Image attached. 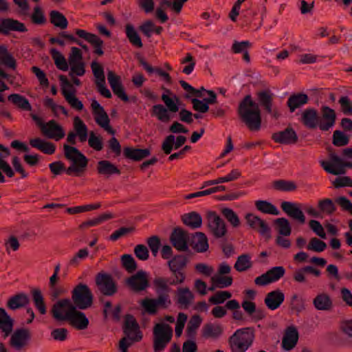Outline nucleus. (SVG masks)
Instances as JSON below:
<instances>
[{"label": "nucleus", "instance_id": "obj_16", "mask_svg": "<svg viewBox=\"0 0 352 352\" xmlns=\"http://www.w3.org/2000/svg\"><path fill=\"white\" fill-rule=\"evenodd\" d=\"M74 128L75 133L73 131L69 132L67 138V142L72 145L76 144V136H78L79 140L81 142H85L87 139V127L78 116L75 117L74 119Z\"/></svg>", "mask_w": 352, "mask_h": 352}, {"label": "nucleus", "instance_id": "obj_63", "mask_svg": "<svg viewBox=\"0 0 352 352\" xmlns=\"http://www.w3.org/2000/svg\"><path fill=\"white\" fill-rule=\"evenodd\" d=\"M232 294L228 291H219L209 298V302L213 305L223 303L227 299L230 298Z\"/></svg>", "mask_w": 352, "mask_h": 352}, {"label": "nucleus", "instance_id": "obj_17", "mask_svg": "<svg viewBox=\"0 0 352 352\" xmlns=\"http://www.w3.org/2000/svg\"><path fill=\"white\" fill-rule=\"evenodd\" d=\"M321 116H319L318 128L322 131H327L331 129L336 121V111L327 107L323 106L320 109Z\"/></svg>", "mask_w": 352, "mask_h": 352}, {"label": "nucleus", "instance_id": "obj_22", "mask_svg": "<svg viewBox=\"0 0 352 352\" xmlns=\"http://www.w3.org/2000/svg\"><path fill=\"white\" fill-rule=\"evenodd\" d=\"M70 305H74L71 300L63 298L54 303L51 309L52 317L57 321H66V315L69 312Z\"/></svg>", "mask_w": 352, "mask_h": 352}, {"label": "nucleus", "instance_id": "obj_31", "mask_svg": "<svg viewBox=\"0 0 352 352\" xmlns=\"http://www.w3.org/2000/svg\"><path fill=\"white\" fill-rule=\"evenodd\" d=\"M194 299V294L188 287H179L177 290V303L181 308L188 309Z\"/></svg>", "mask_w": 352, "mask_h": 352}, {"label": "nucleus", "instance_id": "obj_47", "mask_svg": "<svg viewBox=\"0 0 352 352\" xmlns=\"http://www.w3.org/2000/svg\"><path fill=\"white\" fill-rule=\"evenodd\" d=\"M120 261L122 267L130 274L133 273L138 269V264L131 254H123L120 258Z\"/></svg>", "mask_w": 352, "mask_h": 352}, {"label": "nucleus", "instance_id": "obj_24", "mask_svg": "<svg viewBox=\"0 0 352 352\" xmlns=\"http://www.w3.org/2000/svg\"><path fill=\"white\" fill-rule=\"evenodd\" d=\"M272 140L282 144H293L298 142V138L293 128L288 126L284 131L273 133Z\"/></svg>", "mask_w": 352, "mask_h": 352}, {"label": "nucleus", "instance_id": "obj_34", "mask_svg": "<svg viewBox=\"0 0 352 352\" xmlns=\"http://www.w3.org/2000/svg\"><path fill=\"white\" fill-rule=\"evenodd\" d=\"M309 101V97L306 94L298 93L291 95L287 102L291 113L294 112L296 109L300 108Z\"/></svg>", "mask_w": 352, "mask_h": 352}, {"label": "nucleus", "instance_id": "obj_3", "mask_svg": "<svg viewBox=\"0 0 352 352\" xmlns=\"http://www.w3.org/2000/svg\"><path fill=\"white\" fill-rule=\"evenodd\" d=\"M237 113L240 120L252 131H258L261 127V115L258 104L250 95H247L240 102Z\"/></svg>", "mask_w": 352, "mask_h": 352}, {"label": "nucleus", "instance_id": "obj_61", "mask_svg": "<svg viewBox=\"0 0 352 352\" xmlns=\"http://www.w3.org/2000/svg\"><path fill=\"white\" fill-rule=\"evenodd\" d=\"M318 206L322 212L327 214H333L336 210L334 203L330 199L320 200Z\"/></svg>", "mask_w": 352, "mask_h": 352}, {"label": "nucleus", "instance_id": "obj_6", "mask_svg": "<svg viewBox=\"0 0 352 352\" xmlns=\"http://www.w3.org/2000/svg\"><path fill=\"white\" fill-rule=\"evenodd\" d=\"M72 302L79 309H87L93 305L94 296L89 287L84 283L76 285L72 291Z\"/></svg>", "mask_w": 352, "mask_h": 352}, {"label": "nucleus", "instance_id": "obj_45", "mask_svg": "<svg viewBox=\"0 0 352 352\" xmlns=\"http://www.w3.org/2000/svg\"><path fill=\"white\" fill-rule=\"evenodd\" d=\"M8 99L12 103L23 110L30 111L32 109V107L29 101L23 96L18 94H12L8 97Z\"/></svg>", "mask_w": 352, "mask_h": 352}, {"label": "nucleus", "instance_id": "obj_43", "mask_svg": "<svg viewBox=\"0 0 352 352\" xmlns=\"http://www.w3.org/2000/svg\"><path fill=\"white\" fill-rule=\"evenodd\" d=\"M201 332L202 336L206 338H217L221 335L223 329L220 324L207 323L203 327Z\"/></svg>", "mask_w": 352, "mask_h": 352}, {"label": "nucleus", "instance_id": "obj_14", "mask_svg": "<svg viewBox=\"0 0 352 352\" xmlns=\"http://www.w3.org/2000/svg\"><path fill=\"white\" fill-rule=\"evenodd\" d=\"M30 339L31 332L28 329H17L11 336L10 345L14 349L19 351L28 345Z\"/></svg>", "mask_w": 352, "mask_h": 352}, {"label": "nucleus", "instance_id": "obj_30", "mask_svg": "<svg viewBox=\"0 0 352 352\" xmlns=\"http://www.w3.org/2000/svg\"><path fill=\"white\" fill-rule=\"evenodd\" d=\"M285 300L284 294L279 289L269 292L265 298V304L271 310H275L280 307Z\"/></svg>", "mask_w": 352, "mask_h": 352}, {"label": "nucleus", "instance_id": "obj_60", "mask_svg": "<svg viewBox=\"0 0 352 352\" xmlns=\"http://www.w3.org/2000/svg\"><path fill=\"white\" fill-rule=\"evenodd\" d=\"M274 223L278 227L280 234L283 236H289L292 232V228L289 221L285 218H278L274 221Z\"/></svg>", "mask_w": 352, "mask_h": 352}, {"label": "nucleus", "instance_id": "obj_2", "mask_svg": "<svg viewBox=\"0 0 352 352\" xmlns=\"http://www.w3.org/2000/svg\"><path fill=\"white\" fill-rule=\"evenodd\" d=\"M168 280L164 277H156L153 280V286L157 294L156 298H145L142 301V306L150 314L157 313V307L168 308L172 303L169 293L171 288L168 285Z\"/></svg>", "mask_w": 352, "mask_h": 352}, {"label": "nucleus", "instance_id": "obj_42", "mask_svg": "<svg viewBox=\"0 0 352 352\" xmlns=\"http://www.w3.org/2000/svg\"><path fill=\"white\" fill-rule=\"evenodd\" d=\"M94 115V119L96 122L106 131L111 135H114L116 131L109 125L110 120L106 111H102L100 112H96Z\"/></svg>", "mask_w": 352, "mask_h": 352}, {"label": "nucleus", "instance_id": "obj_52", "mask_svg": "<svg viewBox=\"0 0 352 352\" xmlns=\"http://www.w3.org/2000/svg\"><path fill=\"white\" fill-rule=\"evenodd\" d=\"M126 34L132 45L137 47H142L141 38L133 25L128 24L126 26Z\"/></svg>", "mask_w": 352, "mask_h": 352}, {"label": "nucleus", "instance_id": "obj_44", "mask_svg": "<svg viewBox=\"0 0 352 352\" xmlns=\"http://www.w3.org/2000/svg\"><path fill=\"white\" fill-rule=\"evenodd\" d=\"M0 60L1 63L6 67H8L12 69H16V60L8 52V49L5 45H0Z\"/></svg>", "mask_w": 352, "mask_h": 352}, {"label": "nucleus", "instance_id": "obj_38", "mask_svg": "<svg viewBox=\"0 0 352 352\" xmlns=\"http://www.w3.org/2000/svg\"><path fill=\"white\" fill-rule=\"evenodd\" d=\"M192 246L198 252H206L208 249V243L206 234L201 232H196L192 237Z\"/></svg>", "mask_w": 352, "mask_h": 352}, {"label": "nucleus", "instance_id": "obj_53", "mask_svg": "<svg viewBox=\"0 0 352 352\" xmlns=\"http://www.w3.org/2000/svg\"><path fill=\"white\" fill-rule=\"evenodd\" d=\"M50 54L54 60L55 65L56 67L63 71H67L68 69V64L65 57L56 49H52Z\"/></svg>", "mask_w": 352, "mask_h": 352}, {"label": "nucleus", "instance_id": "obj_49", "mask_svg": "<svg viewBox=\"0 0 352 352\" xmlns=\"http://www.w3.org/2000/svg\"><path fill=\"white\" fill-rule=\"evenodd\" d=\"M255 206L259 211L265 213L278 215L279 211L277 208L271 203L267 201L258 200L255 202Z\"/></svg>", "mask_w": 352, "mask_h": 352}, {"label": "nucleus", "instance_id": "obj_18", "mask_svg": "<svg viewBox=\"0 0 352 352\" xmlns=\"http://www.w3.org/2000/svg\"><path fill=\"white\" fill-rule=\"evenodd\" d=\"M188 234L181 228H175L170 236V241L173 246L179 252H186L188 250Z\"/></svg>", "mask_w": 352, "mask_h": 352}, {"label": "nucleus", "instance_id": "obj_62", "mask_svg": "<svg viewBox=\"0 0 352 352\" xmlns=\"http://www.w3.org/2000/svg\"><path fill=\"white\" fill-rule=\"evenodd\" d=\"M290 309L298 315L305 309V301L297 294H294L291 298Z\"/></svg>", "mask_w": 352, "mask_h": 352}, {"label": "nucleus", "instance_id": "obj_37", "mask_svg": "<svg viewBox=\"0 0 352 352\" xmlns=\"http://www.w3.org/2000/svg\"><path fill=\"white\" fill-rule=\"evenodd\" d=\"M29 302L28 295L24 293H19L9 298L7 302V307L12 310H15L26 306Z\"/></svg>", "mask_w": 352, "mask_h": 352}, {"label": "nucleus", "instance_id": "obj_9", "mask_svg": "<svg viewBox=\"0 0 352 352\" xmlns=\"http://www.w3.org/2000/svg\"><path fill=\"white\" fill-rule=\"evenodd\" d=\"M329 159L331 160L330 162L321 161L320 164L322 167L330 174L334 175H343L346 173V167L352 168L351 162L343 161L333 152L329 153Z\"/></svg>", "mask_w": 352, "mask_h": 352}, {"label": "nucleus", "instance_id": "obj_54", "mask_svg": "<svg viewBox=\"0 0 352 352\" xmlns=\"http://www.w3.org/2000/svg\"><path fill=\"white\" fill-rule=\"evenodd\" d=\"M273 187L282 191H294L297 186L294 182L284 179L276 180L273 182Z\"/></svg>", "mask_w": 352, "mask_h": 352}, {"label": "nucleus", "instance_id": "obj_59", "mask_svg": "<svg viewBox=\"0 0 352 352\" xmlns=\"http://www.w3.org/2000/svg\"><path fill=\"white\" fill-rule=\"evenodd\" d=\"M10 31L25 32L27 31L24 23H0V32L8 34Z\"/></svg>", "mask_w": 352, "mask_h": 352}, {"label": "nucleus", "instance_id": "obj_55", "mask_svg": "<svg viewBox=\"0 0 352 352\" xmlns=\"http://www.w3.org/2000/svg\"><path fill=\"white\" fill-rule=\"evenodd\" d=\"M162 100L166 104L168 111L176 113L179 111L178 103L179 98L177 96L175 95L173 98H170L168 95L163 94L162 96Z\"/></svg>", "mask_w": 352, "mask_h": 352}, {"label": "nucleus", "instance_id": "obj_12", "mask_svg": "<svg viewBox=\"0 0 352 352\" xmlns=\"http://www.w3.org/2000/svg\"><path fill=\"white\" fill-rule=\"evenodd\" d=\"M188 0H160V5L154 12L157 19L165 22L168 19L166 10L170 8L175 13L180 12L184 3Z\"/></svg>", "mask_w": 352, "mask_h": 352}, {"label": "nucleus", "instance_id": "obj_26", "mask_svg": "<svg viewBox=\"0 0 352 352\" xmlns=\"http://www.w3.org/2000/svg\"><path fill=\"white\" fill-rule=\"evenodd\" d=\"M319 114L314 108L305 109L301 113L300 122L307 129L314 130L318 127Z\"/></svg>", "mask_w": 352, "mask_h": 352}, {"label": "nucleus", "instance_id": "obj_51", "mask_svg": "<svg viewBox=\"0 0 352 352\" xmlns=\"http://www.w3.org/2000/svg\"><path fill=\"white\" fill-rule=\"evenodd\" d=\"M234 268L238 272H244L252 267L250 256L248 254H242L237 258Z\"/></svg>", "mask_w": 352, "mask_h": 352}, {"label": "nucleus", "instance_id": "obj_15", "mask_svg": "<svg viewBox=\"0 0 352 352\" xmlns=\"http://www.w3.org/2000/svg\"><path fill=\"white\" fill-rule=\"evenodd\" d=\"M91 67L94 76L96 78V84L100 94L107 98H111L110 91L105 87V76L102 67L97 62H92Z\"/></svg>", "mask_w": 352, "mask_h": 352}, {"label": "nucleus", "instance_id": "obj_35", "mask_svg": "<svg viewBox=\"0 0 352 352\" xmlns=\"http://www.w3.org/2000/svg\"><path fill=\"white\" fill-rule=\"evenodd\" d=\"M98 173L102 175L109 177L111 175L120 174V170L113 164L108 160H100L97 163Z\"/></svg>", "mask_w": 352, "mask_h": 352}, {"label": "nucleus", "instance_id": "obj_10", "mask_svg": "<svg viewBox=\"0 0 352 352\" xmlns=\"http://www.w3.org/2000/svg\"><path fill=\"white\" fill-rule=\"evenodd\" d=\"M125 285L130 291L140 293L149 287L148 275L146 272L141 270L125 280Z\"/></svg>", "mask_w": 352, "mask_h": 352}, {"label": "nucleus", "instance_id": "obj_46", "mask_svg": "<svg viewBox=\"0 0 352 352\" xmlns=\"http://www.w3.org/2000/svg\"><path fill=\"white\" fill-rule=\"evenodd\" d=\"M151 113L163 122H168L171 118L168 109L160 104L153 106Z\"/></svg>", "mask_w": 352, "mask_h": 352}, {"label": "nucleus", "instance_id": "obj_41", "mask_svg": "<svg viewBox=\"0 0 352 352\" xmlns=\"http://www.w3.org/2000/svg\"><path fill=\"white\" fill-rule=\"evenodd\" d=\"M182 222L191 228H199L202 224V218L199 214L196 212H191L184 214L182 217Z\"/></svg>", "mask_w": 352, "mask_h": 352}, {"label": "nucleus", "instance_id": "obj_33", "mask_svg": "<svg viewBox=\"0 0 352 352\" xmlns=\"http://www.w3.org/2000/svg\"><path fill=\"white\" fill-rule=\"evenodd\" d=\"M14 323V320L8 314L6 309L0 308V330L4 333V338H7L12 333Z\"/></svg>", "mask_w": 352, "mask_h": 352}, {"label": "nucleus", "instance_id": "obj_39", "mask_svg": "<svg viewBox=\"0 0 352 352\" xmlns=\"http://www.w3.org/2000/svg\"><path fill=\"white\" fill-rule=\"evenodd\" d=\"M315 308L320 311H329L333 307V302L329 296L322 293L317 295L313 300Z\"/></svg>", "mask_w": 352, "mask_h": 352}, {"label": "nucleus", "instance_id": "obj_19", "mask_svg": "<svg viewBox=\"0 0 352 352\" xmlns=\"http://www.w3.org/2000/svg\"><path fill=\"white\" fill-rule=\"evenodd\" d=\"M258 101L259 104L263 107L264 110L272 116L275 119H278L280 113L276 108H273L274 95L270 90H264L257 93Z\"/></svg>", "mask_w": 352, "mask_h": 352}, {"label": "nucleus", "instance_id": "obj_25", "mask_svg": "<svg viewBox=\"0 0 352 352\" xmlns=\"http://www.w3.org/2000/svg\"><path fill=\"white\" fill-rule=\"evenodd\" d=\"M41 131L46 137L56 141L65 137L63 127L54 120L42 126Z\"/></svg>", "mask_w": 352, "mask_h": 352}, {"label": "nucleus", "instance_id": "obj_11", "mask_svg": "<svg viewBox=\"0 0 352 352\" xmlns=\"http://www.w3.org/2000/svg\"><path fill=\"white\" fill-rule=\"evenodd\" d=\"M206 219L209 231L214 238H222L226 234V223L215 212H208Z\"/></svg>", "mask_w": 352, "mask_h": 352}, {"label": "nucleus", "instance_id": "obj_32", "mask_svg": "<svg viewBox=\"0 0 352 352\" xmlns=\"http://www.w3.org/2000/svg\"><path fill=\"white\" fill-rule=\"evenodd\" d=\"M123 154L126 159L133 161H141L151 155L149 148H135L133 147H124Z\"/></svg>", "mask_w": 352, "mask_h": 352}, {"label": "nucleus", "instance_id": "obj_56", "mask_svg": "<svg viewBox=\"0 0 352 352\" xmlns=\"http://www.w3.org/2000/svg\"><path fill=\"white\" fill-rule=\"evenodd\" d=\"M349 142V137L344 133V132L336 130L333 133L332 143L334 146L341 147L346 146Z\"/></svg>", "mask_w": 352, "mask_h": 352}, {"label": "nucleus", "instance_id": "obj_64", "mask_svg": "<svg viewBox=\"0 0 352 352\" xmlns=\"http://www.w3.org/2000/svg\"><path fill=\"white\" fill-rule=\"evenodd\" d=\"M327 248V244L322 240L314 237L311 238L309 241V244L307 246V249L308 250L321 252L324 251Z\"/></svg>", "mask_w": 352, "mask_h": 352}, {"label": "nucleus", "instance_id": "obj_36", "mask_svg": "<svg viewBox=\"0 0 352 352\" xmlns=\"http://www.w3.org/2000/svg\"><path fill=\"white\" fill-rule=\"evenodd\" d=\"M30 144L32 147L36 148L47 155H52L54 153L56 150V146L53 143L46 142L39 138L31 139L30 140Z\"/></svg>", "mask_w": 352, "mask_h": 352}, {"label": "nucleus", "instance_id": "obj_23", "mask_svg": "<svg viewBox=\"0 0 352 352\" xmlns=\"http://www.w3.org/2000/svg\"><path fill=\"white\" fill-rule=\"evenodd\" d=\"M107 80L113 94L122 101L129 102V97L124 91L120 77L117 76L114 72L109 70L107 73Z\"/></svg>", "mask_w": 352, "mask_h": 352}, {"label": "nucleus", "instance_id": "obj_4", "mask_svg": "<svg viewBox=\"0 0 352 352\" xmlns=\"http://www.w3.org/2000/svg\"><path fill=\"white\" fill-rule=\"evenodd\" d=\"M123 332L126 337L120 340V349L122 352H128L127 349L135 342L142 339V333L140 329L139 324L133 315L126 314L124 317Z\"/></svg>", "mask_w": 352, "mask_h": 352}, {"label": "nucleus", "instance_id": "obj_8", "mask_svg": "<svg viewBox=\"0 0 352 352\" xmlns=\"http://www.w3.org/2000/svg\"><path fill=\"white\" fill-rule=\"evenodd\" d=\"M95 282L98 290L104 296H111L118 292V286L112 276L101 272L95 277Z\"/></svg>", "mask_w": 352, "mask_h": 352}, {"label": "nucleus", "instance_id": "obj_58", "mask_svg": "<svg viewBox=\"0 0 352 352\" xmlns=\"http://www.w3.org/2000/svg\"><path fill=\"white\" fill-rule=\"evenodd\" d=\"M232 278L230 276L214 275L211 278V282L217 287L223 288L232 284Z\"/></svg>", "mask_w": 352, "mask_h": 352}, {"label": "nucleus", "instance_id": "obj_27", "mask_svg": "<svg viewBox=\"0 0 352 352\" xmlns=\"http://www.w3.org/2000/svg\"><path fill=\"white\" fill-rule=\"evenodd\" d=\"M298 340V332L296 327L291 326L286 329L282 340V346L286 351L294 349Z\"/></svg>", "mask_w": 352, "mask_h": 352}, {"label": "nucleus", "instance_id": "obj_50", "mask_svg": "<svg viewBox=\"0 0 352 352\" xmlns=\"http://www.w3.org/2000/svg\"><path fill=\"white\" fill-rule=\"evenodd\" d=\"M112 218H113V214L111 213L102 214L99 215L98 217H96L95 219H90V220L86 221L85 222H82L79 226V228L80 230H84L88 227L97 226V225L100 224V223H102V221L112 219Z\"/></svg>", "mask_w": 352, "mask_h": 352}, {"label": "nucleus", "instance_id": "obj_20", "mask_svg": "<svg viewBox=\"0 0 352 352\" xmlns=\"http://www.w3.org/2000/svg\"><path fill=\"white\" fill-rule=\"evenodd\" d=\"M59 80L62 84V94L64 96L67 102L70 104V106L78 111H81L83 109V104L78 98L75 96L74 92L71 93L68 90H67L65 87H67L69 88H73V85L68 80L67 77L64 75L59 76ZM75 91V90L74 91Z\"/></svg>", "mask_w": 352, "mask_h": 352}, {"label": "nucleus", "instance_id": "obj_28", "mask_svg": "<svg viewBox=\"0 0 352 352\" xmlns=\"http://www.w3.org/2000/svg\"><path fill=\"white\" fill-rule=\"evenodd\" d=\"M281 208L289 217L298 220L300 223H305V217L296 204L283 201L281 204Z\"/></svg>", "mask_w": 352, "mask_h": 352}, {"label": "nucleus", "instance_id": "obj_7", "mask_svg": "<svg viewBox=\"0 0 352 352\" xmlns=\"http://www.w3.org/2000/svg\"><path fill=\"white\" fill-rule=\"evenodd\" d=\"M188 262L187 256L182 254L175 255L168 261L169 270L174 276V279L170 283V285L182 284L185 281V269Z\"/></svg>", "mask_w": 352, "mask_h": 352}, {"label": "nucleus", "instance_id": "obj_40", "mask_svg": "<svg viewBox=\"0 0 352 352\" xmlns=\"http://www.w3.org/2000/svg\"><path fill=\"white\" fill-rule=\"evenodd\" d=\"M234 334H236V340L240 342L250 346L254 338V330L253 328L247 327L238 329Z\"/></svg>", "mask_w": 352, "mask_h": 352}, {"label": "nucleus", "instance_id": "obj_13", "mask_svg": "<svg viewBox=\"0 0 352 352\" xmlns=\"http://www.w3.org/2000/svg\"><path fill=\"white\" fill-rule=\"evenodd\" d=\"M65 316L66 320L69 322V324L78 330H84L89 325V320L85 314L77 310L74 305H70L69 312Z\"/></svg>", "mask_w": 352, "mask_h": 352}, {"label": "nucleus", "instance_id": "obj_48", "mask_svg": "<svg viewBox=\"0 0 352 352\" xmlns=\"http://www.w3.org/2000/svg\"><path fill=\"white\" fill-rule=\"evenodd\" d=\"M31 292L35 307L41 314H45L46 313V306L41 290L39 289H34Z\"/></svg>", "mask_w": 352, "mask_h": 352}, {"label": "nucleus", "instance_id": "obj_5", "mask_svg": "<svg viewBox=\"0 0 352 352\" xmlns=\"http://www.w3.org/2000/svg\"><path fill=\"white\" fill-rule=\"evenodd\" d=\"M153 347L154 352H162L171 341L172 327L166 323H157L153 329Z\"/></svg>", "mask_w": 352, "mask_h": 352}, {"label": "nucleus", "instance_id": "obj_29", "mask_svg": "<svg viewBox=\"0 0 352 352\" xmlns=\"http://www.w3.org/2000/svg\"><path fill=\"white\" fill-rule=\"evenodd\" d=\"M186 141V138L183 135H179L175 142V136L173 135H168L162 144V149L165 154L168 155L171 153L174 146L175 149L180 148Z\"/></svg>", "mask_w": 352, "mask_h": 352}, {"label": "nucleus", "instance_id": "obj_57", "mask_svg": "<svg viewBox=\"0 0 352 352\" xmlns=\"http://www.w3.org/2000/svg\"><path fill=\"white\" fill-rule=\"evenodd\" d=\"M221 213L234 228H238L240 226V219L233 210L228 208H224L221 210Z\"/></svg>", "mask_w": 352, "mask_h": 352}, {"label": "nucleus", "instance_id": "obj_21", "mask_svg": "<svg viewBox=\"0 0 352 352\" xmlns=\"http://www.w3.org/2000/svg\"><path fill=\"white\" fill-rule=\"evenodd\" d=\"M245 219L248 226L253 230L258 231L261 235L270 237V228L267 223L260 217L252 213L245 215Z\"/></svg>", "mask_w": 352, "mask_h": 352}, {"label": "nucleus", "instance_id": "obj_1", "mask_svg": "<svg viewBox=\"0 0 352 352\" xmlns=\"http://www.w3.org/2000/svg\"><path fill=\"white\" fill-rule=\"evenodd\" d=\"M63 151L65 157L72 162V164L66 168L61 161L51 163L49 168L51 172L58 175L65 171L68 175L74 174L80 177L84 174L88 164V159L76 147L64 144Z\"/></svg>", "mask_w": 352, "mask_h": 352}]
</instances>
